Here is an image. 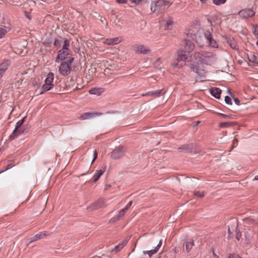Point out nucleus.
<instances>
[{
  "instance_id": "58",
  "label": "nucleus",
  "mask_w": 258,
  "mask_h": 258,
  "mask_svg": "<svg viewBox=\"0 0 258 258\" xmlns=\"http://www.w3.org/2000/svg\"><path fill=\"white\" fill-rule=\"evenodd\" d=\"M202 3L204 4L206 3L207 0H200Z\"/></svg>"
},
{
  "instance_id": "18",
  "label": "nucleus",
  "mask_w": 258,
  "mask_h": 258,
  "mask_svg": "<svg viewBox=\"0 0 258 258\" xmlns=\"http://www.w3.org/2000/svg\"><path fill=\"white\" fill-rule=\"evenodd\" d=\"M54 79V74L53 73L50 72L47 75V78L45 80V84H47L51 87H53L52 82Z\"/></svg>"
},
{
  "instance_id": "60",
  "label": "nucleus",
  "mask_w": 258,
  "mask_h": 258,
  "mask_svg": "<svg viewBox=\"0 0 258 258\" xmlns=\"http://www.w3.org/2000/svg\"><path fill=\"white\" fill-rule=\"evenodd\" d=\"M256 44L257 46L258 47V40L256 41Z\"/></svg>"
},
{
  "instance_id": "13",
  "label": "nucleus",
  "mask_w": 258,
  "mask_h": 258,
  "mask_svg": "<svg viewBox=\"0 0 258 258\" xmlns=\"http://www.w3.org/2000/svg\"><path fill=\"white\" fill-rule=\"evenodd\" d=\"M190 57L189 52L180 50L177 52V58L183 62L186 61Z\"/></svg>"
},
{
  "instance_id": "51",
  "label": "nucleus",
  "mask_w": 258,
  "mask_h": 258,
  "mask_svg": "<svg viewBox=\"0 0 258 258\" xmlns=\"http://www.w3.org/2000/svg\"><path fill=\"white\" fill-rule=\"evenodd\" d=\"M192 69L196 73H198V68L196 65L192 64Z\"/></svg>"
},
{
  "instance_id": "8",
  "label": "nucleus",
  "mask_w": 258,
  "mask_h": 258,
  "mask_svg": "<svg viewBox=\"0 0 258 258\" xmlns=\"http://www.w3.org/2000/svg\"><path fill=\"white\" fill-rule=\"evenodd\" d=\"M26 117L25 116L24 117H23L22 119H21V120H19L17 122L16 124V126H15V130L13 131L12 134L9 137V139L10 140H13L14 139H15V138L18 137V135L17 134V130L18 129H19L20 127L23 124V123L25 121V119Z\"/></svg>"
},
{
  "instance_id": "2",
  "label": "nucleus",
  "mask_w": 258,
  "mask_h": 258,
  "mask_svg": "<svg viewBox=\"0 0 258 258\" xmlns=\"http://www.w3.org/2000/svg\"><path fill=\"white\" fill-rule=\"evenodd\" d=\"M74 58H69L67 61H63L58 67V72L63 76H67L71 73L72 63Z\"/></svg>"
},
{
  "instance_id": "54",
  "label": "nucleus",
  "mask_w": 258,
  "mask_h": 258,
  "mask_svg": "<svg viewBox=\"0 0 258 258\" xmlns=\"http://www.w3.org/2000/svg\"><path fill=\"white\" fill-rule=\"evenodd\" d=\"M23 132V131H21V130L18 129L17 130V134L18 135V137H19Z\"/></svg>"
},
{
  "instance_id": "1",
  "label": "nucleus",
  "mask_w": 258,
  "mask_h": 258,
  "mask_svg": "<svg viewBox=\"0 0 258 258\" xmlns=\"http://www.w3.org/2000/svg\"><path fill=\"white\" fill-rule=\"evenodd\" d=\"M194 58L199 62L207 65H212L217 61L216 55L207 51H197L194 54Z\"/></svg>"
},
{
  "instance_id": "41",
  "label": "nucleus",
  "mask_w": 258,
  "mask_h": 258,
  "mask_svg": "<svg viewBox=\"0 0 258 258\" xmlns=\"http://www.w3.org/2000/svg\"><path fill=\"white\" fill-rule=\"evenodd\" d=\"M130 2L135 5H139L145 0H130Z\"/></svg>"
},
{
  "instance_id": "21",
  "label": "nucleus",
  "mask_w": 258,
  "mask_h": 258,
  "mask_svg": "<svg viewBox=\"0 0 258 258\" xmlns=\"http://www.w3.org/2000/svg\"><path fill=\"white\" fill-rule=\"evenodd\" d=\"M211 94L216 98H220L221 90L218 88H212L210 90Z\"/></svg>"
},
{
  "instance_id": "12",
  "label": "nucleus",
  "mask_w": 258,
  "mask_h": 258,
  "mask_svg": "<svg viewBox=\"0 0 258 258\" xmlns=\"http://www.w3.org/2000/svg\"><path fill=\"white\" fill-rule=\"evenodd\" d=\"M12 29V25L7 23L6 25L0 26V39L3 38Z\"/></svg>"
},
{
  "instance_id": "33",
  "label": "nucleus",
  "mask_w": 258,
  "mask_h": 258,
  "mask_svg": "<svg viewBox=\"0 0 258 258\" xmlns=\"http://www.w3.org/2000/svg\"><path fill=\"white\" fill-rule=\"evenodd\" d=\"M232 125V122H221L219 124L220 127H222V128L228 127L231 126Z\"/></svg>"
},
{
  "instance_id": "61",
  "label": "nucleus",
  "mask_w": 258,
  "mask_h": 258,
  "mask_svg": "<svg viewBox=\"0 0 258 258\" xmlns=\"http://www.w3.org/2000/svg\"><path fill=\"white\" fill-rule=\"evenodd\" d=\"M106 186H107V185H106ZM107 188H108V187H106L105 188V189H107Z\"/></svg>"
},
{
  "instance_id": "62",
  "label": "nucleus",
  "mask_w": 258,
  "mask_h": 258,
  "mask_svg": "<svg viewBox=\"0 0 258 258\" xmlns=\"http://www.w3.org/2000/svg\"><path fill=\"white\" fill-rule=\"evenodd\" d=\"M106 186H107V185H106ZM107 188H108V187H106L105 188V189H107Z\"/></svg>"
},
{
  "instance_id": "24",
  "label": "nucleus",
  "mask_w": 258,
  "mask_h": 258,
  "mask_svg": "<svg viewBox=\"0 0 258 258\" xmlns=\"http://www.w3.org/2000/svg\"><path fill=\"white\" fill-rule=\"evenodd\" d=\"M248 58L250 62L258 65V55H256L254 53L250 52L248 55Z\"/></svg>"
},
{
  "instance_id": "37",
  "label": "nucleus",
  "mask_w": 258,
  "mask_h": 258,
  "mask_svg": "<svg viewBox=\"0 0 258 258\" xmlns=\"http://www.w3.org/2000/svg\"><path fill=\"white\" fill-rule=\"evenodd\" d=\"M226 0H213V3L217 6H220L226 3Z\"/></svg>"
},
{
  "instance_id": "3",
  "label": "nucleus",
  "mask_w": 258,
  "mask_h": 258,
  "mask_svg": "<svg viewBox=\"0 0 258 258\" xmlns=\"http://www.w3.org/2000/svg\"><path fill=\"white\" fill-rule=\"evenodd\" d=\"M170 5L168 0H156L152 2L151 4V10L153 12H160Z\"/></svg>"
},
{
  "instance_id": "5",
  "label": "nucleus",
  "mask_w": 258,
  "mask_h": 258,
  "mask_svg": "<svg viewBox=\"0 0 258 258\" xmlns=\"http://www.w3.org/2000/svg\"><path fill=\"white\" fill-rule=\"evenodd\" d=\"M255 14L254 11L250 8H246L240 11L238 15L242 19H248L252 17Z\"/></svg>"
},
{
  "instance_id": "57",
  "label": "nucleus",
  "mask_w": 258,
  "mask_h": 258,
  "mask_svg": "<svg viewBox=\"0 0 258 258\" xmlns=\"http://www.w3.org/2000/svg\"><path fill=\"white\" fill-rule=\"evenodd\" d=\"M11 167V165H10V164H9V165H7V168L6 169V170L9 169H10Z\"/></svg>"
},
{
  "instance_id": "59",
  "label": "nucleus",
  "mask_w": 258,
  "mask_h": 258,
  "mask_svg": "<svg viewBox=\"0 0 258 258\" xmlns=\"http://www.w3.org/2000/svg\"><path fill=\"white\" fill-rule=\"evenodd\" d=\"M200 123V121H197V123H196V125L199 124V123Z\"/></svg>"
},
{
  "instance_id": "35",
  "label": "nucleus",
  "mask_w": 258,
  "mask_h": 258,
  "mask_svg": "<svg viewBox=\"0 0 258 258\" xmlns=\"http://www.w3.org/2000/svg\"><path fill=\"white\" fill-rule=\"evenodd\" d=\"M252 33L253 34L258 38V26L257 25H252Z\"/></svg>"
},
{
  "instance_id": "26",
  "label": "nucleus",
  "mask_w": 258,
  "mask_h": 258,
  "mask_svg": "<svg viewBox=\"0 0 258 258\" xmlns=\"http://www.w3.org/2000/svg\"><path fill=\"white\" fill-rule=\"evenodd\" d=\"M126 243H127L126 240L122 241L121 242L119 243L117 245L115 246L114 248L113 249L111 250V251L112 252H113V251L117 252L118 251H119L126 244Z\"/></svg>"
},
{
  "instance_id": "45",
  "label": "nucleus",
  "mask_w": 258,
  "mask_h": 258,
  "mask_svg": "<svg viewBox=\"0 0 258 258\" xmlns=\"http://www.w3.org/2000/svg\"><path fill=\"white\" fill-rule=\"evenodd\" d=\"M238 144V140L236 138H234L233 144H232V149L237 146Z\"/></svg>"
},
{
  "instance_id": "48",
  "label": "nucleus",
  "mask_w": 258,
  "mask_h": 258,
  "mask_svg": "<svg viewBox=\"0 0 258 258\" xmlns=\"http://www.w3.org/2000/svg\"><path fill=\"white\" fill-rule=\"evenodd\" d=\"M187 44L189 45L190 49H191V50L194 49L195 45L192 42L188 41Z\"/></svg>"
},
{
  "instance_id": "16",
  "label": "nucleus",
  "mask_w": 258,
  "mask_h": 258,
  "mask_svg": "<svg viewBox=\"0 0 258 258\" xmlns=\"http://www.w3.org/2000/svg\"><path fill=\"white\" fill-rule=\"evenodd\" d=\"M9 64V61L8 60H4L0 64V79L3 76L4 73L8 69Z\"/></svg>"
},
{
  "instance_id": "52",
  "label": "nucleus",
  "mask_w": 258,
  "mask_h": 258,
  "mask_svg": "<svg viewBox=\"0 0 258 258\" xmlns=\"http://www.w3.org/2000/svg\"><path fill=\"white\" fill-rule=\"evenodd\" d=\"M117 2L119 4H126L127 2V0H116Z\"/></svg>"
},
{
  "instance_id": "20",
  "label": "nucleus",
  "mask_w": 258,
  "mask_h": 258,
  "mask_svg": "<svg viewBox=\"0 0 258 258\" xmlns=\"http://www.w3.org/2000/svg\"><path fill=\"white\" fill-rule=\"evenodd\" d=\"M162 244V241L160 240L157 246L154 249L151 250H148L144 251L145 254H147L149 256H151L154 254L156 253L159 249Z\"/></svg>"
},
{
  "instance_id": "28",
  "label": "nucleus",
  "mask_w": 258,
  "mask_h": 258,
  "mask_svg": "<svg viewBox=\"0 0 258 258\" xmlns=\"http://www.w3.org/2000/svg\"><path fill=\"white\" fill-rule=\"evenodd\" d=\"M184 64V62H183L180 60H179L177 57L175 61L172 63V66L173 67L180 68L183 66Z\"/></svg>"
},
{
  "instance_id": "34",
  "label": "nucleus",
  "mask_w": 258,
  "mask_h": 258,
  "mask_svg": "<svg viewBox=\"0 0 258 258\" xmlns=\"http://www.w3.org/2000/svg\"><path fill=\"white\" fill-rule=\"evenodd\" d=\"M52 88V87L44 84L42 87V89H43V91L41 92L40 94H42L44 91H49Z\"/></svg>"
},
{
  "instance_id": "44",
  "label": "nucleus",
  "mask_w": 258,
  "mask_h": 258,
  "mask_svg": "<svg viewBox=\"0 0 258 258\" xmlns=\"http://www.w3.org/2000/svg\"><path fill=\"white\" fill-rule=\"evenodd\" d=\"M217 114L220 116L224 117L232 118L231 115H227V114H223V113H217Z\"/></svg>"
},
{
  "instance_id": "6",
  "label": "nucleus",
  "mask_w": 258,
  "mask_h": 258,
  "mask_svg": "<svg viewBox=\"0 0 258 258\" xmlns=\"http://www.w3.org/2000/svg\"><path fill=\"white\" fill-rule=\"evenodd\" d=\"M125 152V150L123 147L119 146L111 152V157L113 159H118L123 156Z\"/></svg>"
},
{
  "instance_id": "31",
  "label": "nucleus",
  "mask_w": 258,
  "mask_h": 258,
  "mask_svg": "<svg viewBox=\"0 0 258 258\" xmlns=\"http://www.w3.org/2000/svg\"><path fill=\"white\" fill-rule=\"evenodd\" d=\"M70 41L68 39H65L63 42L62 49L69 50Z\"/></svg>"
},
{
  "instance_id": "7",
  "label": "nucleus",
  "mask_w": 258,
  "mask_h": 258,
  "mask_svg": "<svg viewBox=\"0 0 258 258\" xmlns=\"http://www.w3.org/2000/svg\"><path fill=\"white\" fill-rule=\"evenodd\" d=\"M105 205V201L103 199H99L88 207L87 209L92 211L100 208L103 207Z\"/></svg>"
},
{
  "instance_id": "55",
  "label": "nucleus",
  "mask_w": 258,
  "mask_h": 258,
  "mask_svg": "<svg viewBox=\"0 0 258 258\" xmlns=\"http://www.w3.org/2000/svg\"><path fill=\"white\" fill-rule=\"evenodd\" d=\"M213 254L215 258H218V255L214 251L213 252Z\"/></svg>"
},
{
  "instance_id": "56",
  "label": "nucleus",
  "mask_w": 258,
  "mask_h": 258,
  "mask_svg": "<svg viewBox=\"0 0 258 258\" xmlns=\"http://www.w3.org/2000/svg\"><path fill=\"white\" fill-rule=\"evenodd\" d=\"M254 180H258V174L255 176V177L254 178Z\"/></svg>"
},
{
  "instance_id": "39",
  "label": "nucleus",
  "mask_w": 258,
  "mask_h": 258,
  "mask_svg": "<svg viewBox=\"0 0 258 258\" xmlns=\"http://www.w3.org/2000/svg\"><path fill=\"white\" fill-rule=\"evenodd\" d=\"M61 44V41L58 39H55L53 42V45L56 47H60Z\"/></svg>"
},
{
  "instance_id": "23",
  "label": "nucleus",
  "mask_w": 258,
  "mask_h": 258,
  "mask_svg": "<svg viewBox=\"0 0 258 258\" xmlns=\"http://www.w3.org/2000/svg\"><path fill=\"white\" fill-rule=\"evenodd\" d=\"M126 210L125 209H124V208L121 209L119 211L118 214L116 216L112 218L110 220V221L111 222H115L116 221L119 220L124 215V214L126 213Z\"/></svg>"
},
{
  "instance_id": "25",
  "label": "nucleus",
  "mask_w": 258,
  "mask_h": 258,
  "mask_svg": "<svg viewBox=\"0 0 258 258\" xmlns=\"http://www.w3.org/2000/svg\"><path fill=\"white\" fill-rule=\"evenodd\" d=\"M227 42L232 49L235 50L238 49L237 43L233 38H229L227 39Z\"/></svg>"
},
{
  "instance_id": "22",
  "label": "nucleus",
  "mask_w": 258,
  "mask_h": 258,
  "mask_svg": "<svg viewBox=\"0 0 258 258\" xmlns=\"http://www.w3.org/2000/svg\"><path fill=\"white\" fill-rule=\"evenodd\" d=\"M104 92V89L102 88H93L91 89L89 92L91 94L96 95L97 96L100 95Z\"/></svg>"
},
{
  "instance_id": "42",
  "label": "nucleus",
  "mask_w": 258,
  "mask_h": 258,
  "mask_svg": "<svg viewBox=\"0 0 258 258\" xmlns=\"http://www.w3.org/2000/svg\"><path fill=\"white\" fill-rule=\"evenodd\" d=\"M97 155H98V153L96 150H95L93 153V160L92 161L91 164H92L95 161V160L97 159Z\"/></svg>"
},
{
  "instance_id": "47",
  "label": "nucleus",
  "mask_w": 258,
  "mask_h": 258,
  "mask_svg": "<svg viewBox=\"0 0 258 258\" xmlns=\"http://www.w3.org/2000/svg\"><path fill=\"white\" fill-rule=\"evenodd\" d=\"M228 258H242V257L239 256L238 254H230Z\"/></svg>"
},
{
  "instance_id": "32",
  "label": "nucleus",
  "mask_w": 258,
  "mask_h": 258,
  "mask_svg": "<svg viewBox=\"0 0 258 258\" xmlns=\"http://www.w3.org/2000/svg\"><path fill=\"white\" fill-rule=\"evenodd\" d=\"M204 35L207 41L209 40L213 37L212 33L210 30H206L204 33Z\"/></svg>"
},
{
  "instance_id": "38",
  "label": "nucleus",
  "mask_w": 258,
  "mask_h": 258,
  "mask_svg": "<svg viewBox=\"0 0 258 258\" xmlns=\"http://www.w3.org/2000/svg\"><path fill=\"white\" fill-rule=\"evenodd\" d=\"M194 194L196 196L199 198H203L205 196L204 192H200L199 191H196L194 192Z\"/></svg>"
},
{
  "instance_id": "46",
  "label": "nucleus",
  "mask_w": 258,
  "mask_h": 258,
  "mask_svg": "<svg viewBox=\"0 0 258 258\" xmlns=\"http://www.w3.org/2000/svg\"><path fill=\"white\" fill-rule=\"evenodd\" d=\"M35 241H36V240H35V238L34 236L28 239V244H29L30 243H32V242H34Z\"/></svg>"
},
{
  "instance_id": "9",
  "label": "nucleus",
  "mask_w": 258,
  "mask_h": 258,
  "mask_svg": "<svg viewBox=\"0 0 258 258\" xmlns=\"http://www.w3.org/2000/svg\"><path fill=\"white\" fill-rule=\"evenodd\" d=\"M165 93V91L163 89L157 90L153 91L147 92L145 93L142 94V96H150L153 98H157L163 95Z\"/></svg>"
},
{
  "instance_id": "53",
  "label": "nucleus",
  "mask_w": 258,
  "mask_h": 258,
  "mask_svg": "<svg viewBox=\"0 0 258 258\" xmlns=\"http://www.w3.org/2000/svg\"><path fill=\"white\" fill-rule=\"evenodd\" d=\"M234 101L237 105L240 104V101L237 98H234Z\"/></svg>"
},
{
  "instance_id": "36",
  "label": "nucleus",
  "mask_w": 258,
  "mask_h": 258,
  "mask_svg": "<svg viewBox=\"0 0 258 258\" xmlns=\"http://www.w3.org/2000/svg\"><path fill=\"white\" fill-rule=\"evenodd\" d=\"M178 150L183 152H187L189 150V145H184L178 148Z\"/></svg>"
},
{
  "instance_id": "10",
  "label": "nucleus",
  "mask_w": 258,
  "mask_h": 258,
  "mask_svg": "<svg viewBox=\"0 0 258 258\" xmlns=\"http://www.w3.org/2000/svg\"><path fill=\"white\" fill-rule=\"evenodd\" d=\"M102 114V113L98 112H85L82 114L79 117V119L83 120L92 118L97 116L101 115Z\"/></svg>"
},
{
  "instance_id": "50",
  "label": "nucleus",
  "mask_w": 258,
  "mask_h": 258,
  "mask_svg": "<svg viewBox=\"0 0 258 258\" xmlns=\"http://www.w3.org/2000/svg\"><path fill=\"white\" fill-rule=\"evenodd\" d=\"M24 14H25V17L28 18L29 20H31V17H30V13L26 12V11H25L24 12Z\"/></svg>"
},
{
  "instance_id": "17",
  "label": "nucleus",
  "mask_w": 258,
  "mask_h": 258,
  "mask_svg": "<svg viewBox=\"0 0 258 258\" xmlns=\"http://www.w3.org/2000/svg\"><path fill=\"white\" fill-rule=\"evenodd\" d=\"M183 245L185 247L186 251L189 252L195 245V243L192 239H188L185 241Z\"/></svg>"
},
{
  "instance_id": "29",
  "label": "nucleus",
  "mask_w": 258,
  "mask_h": 258,
  "mask_svg": "<svg viewBox=\"0 0 258 258\" xmlns=\"http://www.w3.org/2000/svg\"><path fill=\"white\" fill-rule=\"evenodd\" d=\"M46 235H47V233L46 232H40L38 234H36L35 235H34V237L35 238V240H36V241H37L39 239L43 238Z\"/></svg>"
},
{
  "instance_id": "19",
  "label": "nucleus",
  "mask_w": 258,
  "mask_h": 258,
  "mask_svg": "<svg viewBox=\"0 0 258 258\" xmlns=\"http://www.w3.org/2000/svg\"><path fill=\"white\" fill-rule=\"evenodd\" d=\"M54 79V74L53 73L50 72L47 75V78L45 80V84H47L51 87H53L52 82Z\"/></svg>"
},
{
  "instance_id": "11",
  "label": "nucleus",
  "mask_w": 258,
  "mask_h": 258,
  "mask_svg": "<svg viewBox=\"0 0 258 258\" xmlns=\"http://www.w3.org/2000/svg\"><path fill=\"white\" fill-rule=\"evenodd\" d=\"M69 55V50H66L61 48L57 52V55L55 60L56 62H58L59 60H64L66 58L68 57Z\"/></svg>"
},
{
  "instance_id": "30",
  "label": "nucleus",
  "mask_w": 258,
  "mask_h": 258,
  "mask_svg": "<svg viewBox=\"0 0 258 258\" xmlns=\"http://www.w3.org/2000/svg\"><path fill=\"white\" fill-rule=\"evenodd\" d=\"M173 20L171 18L168 19L166 21V24L165 25V28L167 29H170L171 28V27L173 25Z\"/></svg>"
},
{
  "instance_id": "27",
  "label": "nucleus",
  "mask_w": 258,
  "mask_h": 258,
  "mask_svg": "<svg viewBox=\"0 0 258 258\" xmlns=\"http://www.w3.org/2000/svg\"><path fill=\"white\" fill-rule=\"evenodd\" d=\"M208 45L213 48H218L219 47L217 42L213 37L207 41Z\"/></svg>"
},
{
  "instance_id": "14",
  "label": "nucleus",
  "mask_w": 258,
  "mask_h": 258,
  "mask_svg": "<svg viewBox=\"0 0 258 258\" xmlns=\"http://www.w3.org/2000/svg\"><path fill=\"white\" fill-rule=\"evenodd\" d=\"M121 41V38L115 37L114 38L106 39L103 41V43L109 45H114L118 44Z\"/></svg>"
},
{
  "instance_id": "49",
  "label": "nucleus",
  "mask_w": 258,
  "mask_h": 258,
  "mask_svg": "<svg viewBox=\"0 0 258 258\" xmlns=\"http://www.w3.org/2000/svg\"><path fill=\"white\" fill-rule=\"evenodd\" d=\"M132 201H130L124 209L127 211L132 206Z\"/></svg>"
},
{
  "instance_id": "43",
  "label": "nucleus",
  "mask_w": 258,
  "mask_h": 258,
  "mask_svg": "<svg viewBox=\"0 0 258 258\" xmlns=\"http://www.w3.org/2000/svg\"><path fill=\"white\" fill-rule=\"evenodd\" d=\"M236 238L238 240H239L241 236V233L239 231H237V229L236 230Z\"/></svg>"
},
{
  "instance_id": "40",
  "label": "nucleus",
  "mask_w": 258,
  "mask_h": 258,
  "mask_svg": "<svg viewBox=\"0 0 258 258\" xmlns=\"http://www.w3.org/2000/svg\"><path fill=\"white\" fill-rule=\"evenodd\" d=\"M225 101L226 104L231 105L232 102H231V99L230 97L226 96L225 97Z\"/></svg>"
},
{
  "instance_id": "4",
  "label": "nucleus",
  "mask_w": 258,
  "mask_h": 258,
  "mask_svg": "<svg viewBox=\"0 0 258 258\" xmlns=\"http://www.w3.org/2000/svg\"><path fill=\"white\" fill-rule=\"evenodd\" d=\"M133 50L137 53L147 54L151 52L149 47L141 44H136L133 47Z\"/></svg>"
},
{
  "instance_id": "15",
  "label": "nucleus",
  "mask_w": 258,
  "mask_h": 258,
  "mask_svg": "<svg viewBox=\"0 0 258 258\" xmlns=\"http://www.w3.org/2000/svg\"><path fill=\"white\" fill-rule=\"evenodd\" d=\"M105 171H106V166H102L101 169H100L99 170H97L95 172V174L94 175V176L92 178L93 182H95L97 181L99 179L100 176L103 175V174L105 172Z\"/></svg>"
}]
</instances>
